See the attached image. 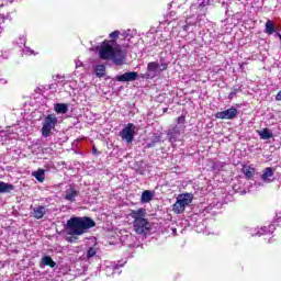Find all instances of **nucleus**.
<instances>
[{"label":"nucleus","instance_id":"nucleus-13","mask_svg":"<svg viewBox=\"0 0 281 281\" xmlns=\"http://www.w3.org/2000/svg\"><path fill=\"white\" fill-rule=\"evenodd\" d=\"M46 209L45 206H37L33 209V217L40 221V218H43L46 214Z\"/></svg>","mask_w":281,"mask_h":281},{"label":"nucleus","instance_id":"nucleus-21","mask_svg":"<svg viewBox=\"0 0 281 281\" xmlns=\"http://www.w3.org/2000/svg\"><path fill=\"white\" fill-rule=\"evenodd\" d=\"M33 177H35L40 183H43V181H45V170L38 169L37 171L33 172Z\"/></svg>","mask_w":281,"mask_h":281},{"label":"nucleus","instance_id":"nucleus-32","mask_svg":"<svg viewBox=\"0 0 281 281\" xmlns=\"http://www.w3.org/2000/svg\"><path fill=\"white\" fill-rule=\"evenodd\" d=\"M278 36H279V38H280V41H281V34H280V33L278 34Z\"/></svg>","mask_w":281,"mask_h":281},{"label":"nucleus","instance_id":"nucleus-23","mask_svg":"<svg viewBox=\"0 0 281 281\" xmlns=\"http://www.w3.org/2000/svg\"><path fill=\"white\" fill-rule=\"evenodd\" d=\"M95 256V248L90 247L87 251V258H93Z\"/></svg>","mask_w":281,"mask_h":281},{"label":"nucleus","instance_id":"nucleus-24","mask_svg":"<svg viewBox=\"0 0 281 281\" xmlns=\"http://www.w3.org/2000/svg\"><path fill=\"white\" fill-rule=\"evenodd\" d=\"M223 168H225V162L223 161H218L217 166L216 165L213 166V170H221Z\"/></svg>","mask_w":281,"mask_h":281},{"label":"nucleus","instance_id":"nucleus-6","mask_svg":"<svg viewBox=\"0 0 281 281\" xmlns=\"http://www.w3.org/2000/svg\"><path fill=\"white\" fill-rule=\"evenodd\" d=\"M136 126L133 123H128L121 132L120 137L123 142H126V144H133V139H135V131Z\"/></svg>","mask_w":281,"mask_h":281},{"label":"nucleus","instance_id":"nucleus-25","mask_svg":"<svg viewBox=\"0 0 281 281\" xmlns=\"http://www.w3.org/2000/svg\"><path fill=\"white\" fill-rule=\"evenodd\" d=\"M178 124H186V116L181 115L176 119Z\"/></svg>","mask_w":281,"mask_h":281},{"label":"nucleus","instance_id":"nucleus-14","mask_svg":"<svg viewBox=\"0 0 281 281\" xmlns=\"http://www.w3.org/2000/svg\"><path fill=\"white\" fill-rule=\"evenodd\" d=\"M54 111L65 115V113H67V111H69V104H67V103H56L55 106H54Z\"/></svg>","mask_w":281,"mask_h":281},{"label":"nucleus","instance_id":"nucleus-7","mask_svg":"<svg viewBox=\"0 0 281 281\" xmlns=\"http://www.w3.org/2000/svg\"><path fill=\"white\" fill-rule=\"evenodd\" d=\"M236 115H238V109L235 106H232L226 111L215 113L216 120H234Z\"/></svg>","mask_w":281,"mask_h":281},{"label":"nucleus","instance_id":"nucleus-9","mask_svg":"<svg viewBox=\"0 0 281 281\" xmlns=\"http://www.w3.org/2000/svg\"><path fill=\"white\" fill-rule=\"evenodd\" d=\"M117 82H133L137 80V72L130 71L116 77Z\"/></svg>","mask_w":281,"mask_h":281},{"label":"nucleus","instance_id":"nucleus-5","mask_svg":"<svg viewBox=\"0 0 281 281\" xmlns=\"http://www.w3.org/2000/svg\"><path fill=\"white\" fill-rule=\"evenodd\" d=\"M56 124H58V117L54 114H48L43 122L42 126V135L43 137H49L52 135V131L56 128Z\"/></svg>","mask_w":281,"mask_h":281},{"label":"nucleus","instance_id":"nucleus-22","mask_svg":"<svg viewBox=\"0 0 281 281\" xmlns=\"http://www.w3.org/2000/svg\"><path fill=\"white\" fill-rule=\"evenodd\" d=\"M148 71H155L156 69H159V63L151 61L147 65Z\"/></svg>","mask_w":281,"mask_h":281},{"label":"nucleus","instance_id":"nucleus-28","mask_svg":"<svg viewBox=\"0 0 281 281\" xmlns=\"http://www.w3.org/2000/svg\"><path fill=\"white\" fill-rule=\"evenodd\" d=\"M276 100H277L278 102L281 101V90L277 93Z\"/></svg>","mask_w":281,"mask_h":281},{"label":"nucleus","instance_id":"nucleus-10","mask_svg":"<svg viewBox=\"0 0 281 281\" xmlns=\"http://www.w3.org/2000/svg\"><path fill=\"white\" fill-rule=\"evenodd\" d=\"M273 175H274L273 168L271 167L265 168L263 173L261 175L262 182L273 183V180H274Z\"/></svg>","mask_w":281,"mask_h":281},{"label":"nucleus","instance_id":"nucleus-1","mask_svg":"<svg viewBox=\"0 0 281 281\" xmlns=\"http://www.w3.org/2000/svg\"><path fill=\"white\" fill-rule=\"evenodd\" d=\"M98 52L101 60H112L116 67H122L126 63V53L120 46L114 47L111 42L103 41L98 47Z\"/></svg>","mask_w":281,"mask_h":281},{"label":"nucleus","instance_id":"nucleus-29","mask_svg":"<svg viewBox=\"0 0 281 281\" xmlns=\"http://www.w3.org/2000/svg\"><path fill=\"white\" fill-rule=\"evenodd\" d=\"M162 113H168V108H164Z\"/></svg>","mask_w":281,"mask_h":281},{"label":"nucleus","instance_id":"nucleus-30","mask_svg":"<svg viewBox=\"0 0 281 281\" xmlns=\"http://www.w3.org/2000/svg\"><path fill=\"white\" fill-rule=\"evenodd\" d=\"M93 153H95V150H98L95 147L92 148Z\"/></svg>","mask_w":281,"mask_h":281},{"label":"nucleus","instance_id":"nucleus-18","mask_svg":"<svg viewBox=\"0 0 281 281\" xmlns=\"http://www.w3.org/2000/svg\"><path fill=\"white\" fill-rule=\"evenodd\" d=\"M140 201L142 203H150L153 201V192L149 190L143 191Z\"/></svg>","mask_w":281,"mask_h":281},{"label":"nucleus","instance_id":"nucleus-3","mask_svg":"<svg viewBox=\"0 0 281 281\" xmlns=\"http://www.w3.org/2000/svg\"><path fill=\"white\" fill-rule=\"evenodd\" d=\"M131 218L134 220L133 227L137 234H148L150 232V223L146 218V209L131 210Z\"/></svg>","mask_w":281,"mask_h":281},{"label":"nucleus","instance_id":"nucleus-26","mask_svg":"<svg viewBox=\"0 0 281 281\" xmlns=\"http://www.w3.org/2000/svg\"><path fill=\"white\" fill-rule=\"evenodd\" d=\"M236 93H238V89H234L233 91H231V93L228 94V100H233L234 95H236Z\"/></svg>","mask_w":281,"mask_h":281},{"label":"nucleus","instance_id":"nucleus-20","mask_svg":"<svg viewBox=\"0 0 281 281\" xmlns=\"http://www.w3.org/2000/svg\"><path fill=\"white\" fill-rule=\"evenodd\" d=\"M276 32V23L273 21L268 20L266 22V34H273Z\"/></svg>","mask_w":281,"mask_h":281},{"label":"nucleus","instance_id":"nucleus-31","mask_svg":"<svg viewBox=\"0 0 281 281\" xmlns=\"http://www.w3.org/2000/svg\"><path fill=\"white\" fill-rule=\"evenodd\" d=\"M167 67H168V66L165 64V65H164V69H167Z\"/></svg>","mask_w":281,"mask_h":281},{"label":"nucleus","instance_id":"nucleus-17","mask_svg":"<svg viewBox=\"0 0 281 281\" xmlns=\"http://www.w3.org/2000/svg\"><path fill=\"white\" fill-rule=\"evenodd\" d=\"M109 38L111 40H104V42L110 43V45H115L117 43V40L120 38V31H113L110 33Z\"/></svg>","mask_w":281,"mask_h":281},{"label":"nucleus","instance_id":"nucleus-4","mask_svg":"<svg viewBox=\"0 0 281 281\" xmlns=\"http://www.w3.org/2000/svg\"><path fill=\"white\" fill-rule=\"evenodd\" d=\"M192 193L178 195L176 203L172 205V212H175V214H183L186 212V207L192 203Z\"/></svg>","mask_w":281,"mask_h":281},{"label":"nucleus","instance_id":"nucleus-8","mask_svg":"<svg viewBox=\"0 0 281 281\" xmlns=\"http://www.w3.org/2000/svg\"><path fill=\"white\" fill-rule=\"evenodd\" d=\"M77 196H80V191H78L74 184H69L64 194L65 201H69V203H76Z\"/></svg>","mask_w":281,"mask_h":281},{"label":"nucleus","instance_id":"nucleus-27","mask_svg":"<svg viewBox=\"0 0 281 281\" xmlns=\"http://www.w3.org/2000/svg\"><path fill=\"white\" fill-rule=\"evenodd\" d=\"M177 128H179V127L175 126V127H173V132H169V133L167 134L168 137H170V139H172V137H175V131H177Z\"/></svg>","mask_w":281,"mask_h":281},{"label":"nucleus","instance_id":"nucleus-12","mask_svg":"<svg viewBox=\"0 0 281 281\" xmlns=\"http://www.w3.org/2000/svg\"><path fill=\"white\" fill-rule=\"evenodd\" d=\"M50 267V269H54V267H56V261L54 259H52L50 256H44L42 257L41 260V267Z\"/></svg>","mask_w":281,"mask_h":281},{"label":"nucleus","instance_id":"nucleus-16","mask_svg":"<svg viewBox=\"0 0 281 281\" xmlns=\"http://www.w3.org/2000/svg\"><path fill=\"white\" fill-rule=\"evenodd\" d=\"M260 139H271L273 137V133L269 128H263L262 131H257Z\"/></svg>","mask_w":281,"mask_h":281},{"label":"nucleus","instance_id":"nucleus-11","mask_svg":"<svg viewBox=\"0 0 281 281\" xmlns=\"http://www.w3.org/2000/svg\"><path fill=\"white\" fill-rule=\"evenodd\" d=\"M241 172L245 175V178L248 181H251V179H254V177L256 176V168L244 165L241 168Z\"/></svg>","mask_w":281,"mask_h":281},{"label":"nucleus","instance_id":"nucleus-19","mask_svg":"<svg viewBox=\"0 0 281 281\" xmlns=\"http://www.w3.org/2000/svg\"><path fill=\"white\" fill-rule=\"evenodd\" d=\"M10 190H14V186L0 181V194H5V192H10Z\"/></svg>","mask_w":281,"mask_h":281},{"label":"nucleus","instance_id":"nucleus-2","mask_svg":"<svg viewBox=\"0 0 281 281\" xmlns=\"http://www.w3.org/2000/svg\"><path fill=\"white\" fill-rule=\"evenodd\" d=\"M95 227V222L91 217H71L66 223V231L69 236H82L87 229Z\"/></svg>","mask_w":281,"mask_h":281},{"label":"nucleus","instance_id":"nucleus-15","mask_svg":"<svg viewBox=\"0 0 281 281\" xmlns=\"http://www.w3.org/2000/svg\"><path fill=\"white\" fill-rule=\"evenodd\" d=\"M94 74H95L97 78H104V76H106V66L97 65L94 68Z\"/></svg>","mask_w":281,"mask_h":281}]
</instances>
